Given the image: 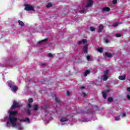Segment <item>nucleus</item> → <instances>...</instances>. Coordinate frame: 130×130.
Segmentation results:
<instances>
[{
	"label": "nucleus",
	"mask_w": 130,
	"mask_h": 130,
	"mask_svg": "<svg viewBox=\"0 0 130 130\" xmlns=\"http://www.w3.org/2000/svg\"><path fill=\"white\" fill-rule=\"evenodd\" d=\"M90 31H91L92 32H93V31H95V27H90Z\"/></svg>",
	"instance_id": "obj_32"
},
{
	"label": "nucleus",
	"mask_w": 130,
	"mask_h": 130,
	"mask_svg": "<svg viewBox=\"0 0 130 130\" xmlns=\"http://www.w3.org/2000/svg\"><path fill=\"white\" fill-rule=\"evenodd\" d=\"M10 116H15V115H17L18 114V112L15 111H10Z\"/></svg>",
	"instance_id": "obj_10"
},
{
	"label": "nucleus",
	"mask_w": 130,
	"mask_h": 130,
	"mask_svg": "<svg viewBox=\"0 0 130 130\" xmlns=\"http://www.w3.org/2000/svg\"><path fill=\"white\" fill-rule=\"evenodd\" d=\"M113 4H114V5L117 4V0H113Z\"/></svg>",
	"instance_id": "obj_36"
},
{
	"label": "nucleus",
	"mask_w": 130,
	"mask_h": 130,
	"mask_svg": "<svg viewBox=\"0 0 130 130\" xmlns=\"http://www.w3.org/2000/svg\"><path fill=\"white\" fill-rule=\"evenodd\" d=\"M25 112L27 115H31V110L30 108H29V107H28V109L26 110Z\"/></svg>",
	"instance_id": "obj_16"
},
{
	"label": "nucleus",
	"mask_w": 130,
	"mask_h": 130,
	"mask_svg": "<svg viewBox=\"0 0 130 130\" xmlns=\"http://www.w3.org/2000/svg\"><path fill=\"white\" fill-rule=\"evenodd\" d=\"M127 98L128 99V100H130V95H127Z\"/></svg>",
	"instance_id": "obj_43"
},
{
	"label": "nucleus",
	"mask_w": 130,
	"mask_h": 130,
	"mask_svg": "<svg viewBox=\"0 0 130 130\" xmlns=\"http://www.w3.org/2000/svg\"><path fill=\"white\" fill-rule=\"evenodd\" d=\"M96 50L100 53H102L103 52V48H99L96 49Z\"/></svg>",
	"instance_id": "obj_20"
},
{
	"label": "nucleus",
	"mask_w": 130,
	"mask_h": 130,
	"mask_svg": "<svg viewBox=\"0 0 130 130\" xmlns=\"http://www.w3.org/2000/svg\"><path fill=\"white\" fill-rule=\"evenodd\" d=\"M47 41H48V39H44V40L40 41L38 42V44H42V43H43V42H47Z\"/></svg>",
	"instance_id": "obj_18"
},
{
	"label": "nucleus",
	"mask_w": 130,
	"mask_h": 130,
	"mask_svg": "<svg viewBox=\"0 0 130 130\" xmlns=\"http://www.w3.org/2000/svg\"><path fill=\"white\" fill-rule=\"evenodd\" d=\"M80 89H81V90H83V89H85V86H81Z\"/></svg>",
	"instance_id": "obj_42"
},
{
	"label": "nucleus",
	"mask_w": 130,
	"mask_h": 130,
	"mask_svg": "<svg viewBox=\"0 0 130 130\" xmlns=\"http://www.w3.org/2000/svg\"><path fill=\"white\" fill-rule=\"evenodd\" d=\"M90 73H91V71H90V70H85L84 72V77H87L88 75L90 74Z\"/></svg>",
	"instance_id": "obj_12"
},
{
	"label": "nucleus",
	"mask_w": 130,
	"mask_h": 130,
	"mask_svg": "<svg viewBox=\"0 0 130 130\" xmlns=\"http://www.w3.org/2000/svg\"><path fill=\"white\" fill-rule=\"evenodd\" d=\"M8 86L10 88H11V90L13 92H17L18 91V87L16 85H13L12 84V82H8Z\"/></svg>",
	"instance_id": "obj_3"
},
{
	"label": "nucleus",
	"mask_w": 130,
	"mask_h": 130,
	"mask_svg": "<svg viewBox=\"0 0 130 130\" xmlns=\"http://www.w3.org/2000/svg\"><path fill=\"white\" fill-rule=\"evenodd\" d=\"M110 11V8L109 7H104L102 9L103 12H109Z\"/></svg>",
	"instance_id": "obj_14"
},
{
	"label": "nucleus",
	"mask_w": 130,
	"mask_h": 130,
	"mask_svg": "<svg viewBox=\"0 0 130 130\" xmlns=\"http://www.w3.org/2000/svg\"><path fill=\"white\" fill-rule=\"evenodd\" d=\"M104 28L103 25H100L99 26V33L102 32V30H103Z\"/></svg>",
	"instance_id": "obj_19"
},
{
	"label": "nucleus",
	"mask_w": 130,
	"mask_h": 130,
	"mask_svg": "<svg viewBox=\"0 0 130 130\" xmlns=\"http://www.w3.org/2000/svg\"><path fill=\"white\" fill-rule=\"evenodd\" d=\"M88 45H85L83 47V52L84 53H88Z\"/></svg>",
	"instance_id": "obj_8"
},
{
	"label": "nucleus",
	"mask_w": 130,
	"mask_h": 130,
	"mask_svg": "<svg viewBox=\"0 0 130 130\" xmlns=\"http://www.w3.org/2000/svg\"><path fill=\"white\" fill-rule=\"evenodd\" d=\"M6 125H7V126H8V127H10V126H11V125L10 124V122L7 121Z\"/></svg>",
	"instance_id": "obj_35"
},
{
	"label": "nucleus",
	"mask_w": 130,
	"mask_h": 130,
	"mask_svg": "<svg viewBox=\"0 0 130 130\" xmlns=\"http://www.w3.org/2000/svg\"><path fill=\"white\" fill-rule=\"evenodd\" d=\"M18 23L20 25V26H21V27H24V22L21 20H18Z\"/></svg>",
	"instance_id": "obj_22"
},
{
	"label": "nucleus",
	"mask_w": 130,
	"mask_h": 130,
	"mask_svg": "<svg viewBox=\"0 0 130 130\" xmlns=\"http://www.w3.org/2000/svg\"><path fill=\"white\" fill-rule=\"evenodd\" d=\"M122 117H125L126 116V114H125V113H123L122 114Z\"/></svg>",
	"instance_id": "obj_39"
},
{
	"label": "nucleus",
	"mask_w": 130,
	"mask_h": 130,
	"mask_svg": "<svg viewBox=\"0 0 130 130\" xmlns=\"http://www.w3.org/2000/svg\"><path fill=\"white\" fill-rule=\"evenodd\" d=\"M48 57H53V55L50 53L48 54Z\"/></svg>",
	"instance_id": "obj_31"
},
{
	"label": "nucleus",
	"mask_w": 130,
	"mask_h": 130,
	"mask_svg": "<svg viewBox=\"0 0 130 130\" xmlns=\"http://www.w3.org/2000/svg\"><path fill=\"white\" fill-rule=\"evenodd\" d=\"M127 91L128 92H130V87H128V88H127Z\"/></svg>",
	"instance_id": "obj_45"
},
{
	"label": "nucleus",
	"mask_w": 130,
	"mask_h": 130,
	"mask_svg": "<svg viewBox=\"0 0 130 130\" xmlns=\"http://www.w3.org/2000/svg\"><path fill=\"white\" fill-rule=\"evenodd\" d=\"M79 13H80V14H84V13H85V10H80Z\"/></svg>",
	"instance_id": "obj_38"
},
{
	"label": "nucleus",
	"mask_w": 130,
	"mask_h": 130,
	"mask_svg": "<svg viewBox=\"0 0 130 130\" xmlns=\"http://www.w3.org/2000/svg\"><path fill=\"white\" fill-rule=\"evenodd\" d=\"M69 121V119H68L66 117H62L60 119V121H61L62 122H64V121Z\"/></svg>",
	"instance_id": "obj_13"
},
{
	"label": "nucleus",
	"mask_w": 130,
	"mask_h": 130,
	"mask_svg": "<svg viewBox=\"0 0 130 130\" xmlns=\"http://www.w3.org/2000/svg\"><path fill=\"white\" fill-rule=\"evenodd\" d=\"M108 73H109V70H106V71L104 72V75L107 76V75H108Z\"/></svg>",
	"instance_id": "obj_28"
},
{
	"label": "nucleus",
	"mask_w": 130,
	"mask_h": 130,
	"mask_svg": "<svg viewBox=\"0 0 130 130\" xmlns=\"http://www.w3.org/2000/svg\"><path fill=\"white\" fill-rule=\"evenodd\" d=\"M55 100L57 103H59V102H60V100L58 97L55 98Z\"/></svg>",
	"instance_id": "obj_26"
},
{
	"label": "nucleus",
	"mask_w": 130,
	"mask_h": 130,
	"mask_svg": "<svg viewBox=\"0 0 130 130\" xmlns=\"http://www.w3.org/2000/svg\"><path fill=\"white\" fill-rule=\"evenodd\" d=\"M81 96H82V97H84L85 98H87V94L85 92H83L81 94Z\"/></svg>",
	"instance_id": "obj_27"
},
{
	"label": "nucleus",
	"mask_w": 130,
	"mask_h": 130,
	"mask_svg": "<svg viewBox=\"0 0 130 130\" xmlns=\"http://www.w3.org/2000/svg\"><path fill=\"white\" fill-rule=\"evenodd\" d=\"M86 58H87V60H90V59H91V57H90V56L88 55L86 56Z\"/></svg>",
	"instance_id": "obj_37"
},
{
	"label": "nucleus",
	"mask_w": 130,
	"mask_h": 130,
	"mask_svg": "<svg viewBox=\"0 0 130 130\" xmlns=\"http://www.w3.org/2000/svg\"><path fill=\"white\" fill-rule=\"evenodd\" d=\"M28 102L29 103L27 104L28 108H31V107H32V103H33V99L32 98L29 99Z\"/></svg>",
	"instance_id": "obj_7"
},
{
	"label": "nucleus",
	"mask_w": 130,
	"mask_h": 130,
	"mask_svg": "<svg viewBox=\"0 0 130 130\" xmlns=\"http://www.w3.org/2000/svg\"><path fill=\"white\" fill-rule=\"evenodd\" d=\"M104 55H105V56H107L109 58L112 57V54L111 53H109L107 52H106L104 53Z\"/></svg>",
	"instance_id": "obj_11"
},
{
	"label": "nucleus",
	"mask_w": 130,
	"mask_h": 130,
	"mask_svg": "<svg viewBox=\"0 0 130 130\" xmlns=\"http://www.w3.org/2000/svg\"><path fill=\"white\" fill-rule=\"evenodd\" d=\"M42 66H43V67H46V64L45 63H42Z\"/></svg>",
	"instance_id": "obj_46"
},
{
	"label": "nucleus",
	"mask_w": 130,
	"mask_h": 130,
	"mask_svg": "<svg viewBox=\"0 0 130 130\" xmlns=\"http://www.w3.org/2000/svg\"><path fill=\"white\" fill-rule=\"evenodd\" d=\"M116 37H121V35H120V34L119 33H117L115 35Z\"/></svg>",
	"instance_id": "obj_29"
},
{
	"label": "nucleus",
	"mask_w": 130,
	"mask_h": 130,
	"mask_svg": "<svg viewBox=\"0 0 130 130\" xmlns=\"http://www.w3.org/2000/svg\"><path fill=\"white\" fill-rule=\"evenodd\" d=\"M25 11H34V7L28 4H24Z\"/></svg>",
	"instance_id": "obj_4"
},
{
	"label": "nucleus",
	"mask_w": 130,
	"mask_h": 130,
	"mask_svg": "<svg viewBox=\"0 0 130 130\" xmlns=\"http://www.w3.org/2000/svg\"><path fill=\"white\" fill-rule=\"evenodd\" d=\"M102 94L103 98H104L105 99H106L107 98V94L106 93V92L103 91Z\"/></svg>",
	"instance_id": "obj_17"
},
{
	"label": "nucleus",
	"mask_w": 130,
	"mask_h": 130,
	"mask_svg": "<svg viewBox=\"0 0 130 130\" xmlns=\"http://www.w3.org/2000/svg\"><path fill=\"white\" fill-rule=\"evenodd\" d=\"M105 42H106V43H108V42H109V40H108V39H106L105 40Z\"/></svg>",
	"instance_id": "obj_44"
},
{
	"label": "nucleus",
	"mask_w": 130,
	"mask_h": 130,
	"mask_svg": "<svg viewBox=\"0 0 130 130\" xmlns=\"http://www.w3.org/2000/svg\"><path fill=\"white\" fill-rule=\"evenodd\" d=\"M120 115H119V117H115V120H116V121H118V120H119V119H120Z\"/></svg>",
	"instance_id": "obj_30"
},
{
	"label": "nucleus",
	"mask_w": 130,
	"mask_h": 130,
	"mask_svg": "<svg viewBox=\"0 0 130 130\" xmlns=\"http://www.w3.org/2000/svg\"><path fill=\"white\" fill-rule=\"evenodd\" d=\"M22 106H23L22 104L19 103L16 101H14L13 102V105L11 107V109L13 110L14 109H16V108H19L20 107H22Z\"/></svg>",
	"instance_id": "obj_1"
},
{
	"label": "nucleus",
	"mask_w": 130,
	"mask_h": 130,
	"mask_svg": "<svg viewBox=\"0 0 130 130\" xmlns=\"http://www.w3.org/2000/svg\"><path fill=\"white\" fill-rule=\"evenodd\" d=\"M87 40L83 39L81 41H79L78 43V44L81 45V44H82V43H83V44H85L87 43Z\"/></svg>",
	"instance_id": "obj_9"
},
{
	"label": "nucleus",
	"mask_w": 130,
	"mask_h": 130,
	"mask_svg": "<svg viewBox=\"0 0 130 130\" xmlns=\"http://www.w3.org/2000/svg\"><path fill=\"white\" fill-rule=\"evenodd\" d=\"M102 77L104 81H107V80H108V77H107V75H103Z\"/></svg>",
	"instance_id": "obj_24"
},
{
	"label": "nucleus",
	"mask_w": 130,
	"mask_h": 130,
	"mask_svg": "<svg viewBox=\"0 0 130 130\" xmlns=\"http://www.w3.org/2000/svg\"><path fill=\"white\" fill-rule=\"evenodd\" d=\"M70 94H71V92H70V91H68L67 92V96H70Z\"/></svg>",
	"instance_id": "obj_40"
},
{
	"label": "nucleus",
	"mask_w": 130,
	"mask_h": 130,
	"mask_svg": "<svg viewBox=\"0 0 130 130\" xmlns=\"http://www.w3.org/2000/svg\"><path fill=\"white\" fill-rule=\"evenodd\" d=\"M39 108V107L38 106V105H35L34 108V111H37Z\"/></svg>",
	"instance_id": "obj_21"
},
{
	"label": "nucleus",
	"mask_w": 130,
	"mask_h": 130,
	"mask_svg": "<svg viewBox=\"0 0 130 130\" xmlns=\"http://www.w3.org/2000/svg\"><path fill=\"white\" fill-rule=\"evenodd\" d=\"M9 120L10 122L12 124V126H16V125H17L16 122L17 121V120H18L17 118H16L15 117H14L13 116H9Z\"/></svg>",
	"instance_id": "obj_2"
},
{
	"label": "nucleus",
	"mask_w": 130,
	"mask_h": 130,
	"mask_svg": "<svg viewBox=\"0 0 130 130\" xmlns=\"http://www.w3.org/2000/svg\"><path fill=\"white\" fill-rule=\"evenodd\" d=\"M18 129H19V130H22V129H23V128L22 127V126H21L20 124L18 125Z\"/></svg>",
	"instance_id": "obj_34"
},
{
	"label": "nucleus",
	"mask_w": 130,
	"mask_h": 130,
	"mask_svg": "<svg viewBox=\"0 0 130 130\" xmlns=\"http://www.w3.org/2000/svg\"><path fill=\"white\" fill-rule=\"evenodd\" d=\"M113 98H112V97H109L108 98V102H110L111 103H112V102H113Z\"/></svg>",
	"instance_id": "obj_23"
},
{
	"label": "nucleus",
	"mask_w": 130,
	"mask_h": 130,
	"mask_svg": "<svg viewBox=\"0 0 130 130\" xmlns=\"http://www.w3.org/2000/svg\"><path fill=\"white\" fill-rule=\"evenodd\" d=\"M47 8H51L52 7V4L51 3H49L48 4V5L46 6Z\"/></svg>",
	"instance_id": "obj_25"
},
{
	"label": "nucleus",
	"mask_w": 130,
	"mask_h": 130,
	"mask_svg": "<svg viewBox=\"0 0 130 130\" xmlns=\"http://www.w3.org/2000/svg\"><path fill=\"white\" fill-rule=\"evenodd\" d=\"M91 6H93V1L92 0H88L87 1V4L86 6V7L90 8V7H91Z\"/></svg>",
	"instance_id": "obj_6"
},
{
	"label": "nucleus",
	"mask_w": 130,
	"mask_h": 130,
	"mask_svg": "<svg viewBox=\"0 0 130 130\" xmlns=\"http://www.w3.org/2000/svg\"><path fill=\"white\" fill-rule=\"evenodd\" d=\"M113 27H117L118 26V23H115L113 24Z\"/></svg>",
	"instance_id": "obj_33"
},
{
	"label": "nucleus",
	"mask_w": 130,
	"mask_h": 130,
	"mask_svg": "<svg viewBox=\"0 0 130 130\" xmlns=\"http://www.w3.org/2000/svg\"><path fill=\"white\" fill-rule=\"evenodd\" d=\"M19 121L20 122H25L26 121L30 122V119L28 117H26L25 119H18Z\"/></svg>",
	"instance_id": "obj_5"
},
{
	"label": "nucleus",
	"mask_w": 130,
	"mask_h": 130,
	"mask_svg": "<svg viewBox=\"0 0 130 130\" xmlns=\"http://www.w3.org/2000/svg\"><path fill=\"white\" fill-rule=\"evenodd\" d=\"M105 92H106H106L107 93H109V92H110V89H108L106 90Z\"/></svg>",
	"instance_id": "obj_41"
},
{
	"label": "nucleus",
	"mask_w": 130,
	"mask_h": 130,
	"mask_svg": "<svg viewBox=\"0 0 130 130\" xmlns=\"http://www.w3.org/2000/svg\"><path fill=\"white\" fill-rule=\"evenodd\" d=\"M125 78H126V76L125 74L124 75V76H119V80H122V81H124L125 80Z\"/></svg>",
	"instance_id": "obj_15"
}]
</instances>
